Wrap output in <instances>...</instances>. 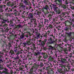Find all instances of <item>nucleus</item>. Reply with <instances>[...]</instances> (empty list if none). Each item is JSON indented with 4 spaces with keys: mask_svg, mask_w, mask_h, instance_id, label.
Listing matches in <instances>:
<instances>
[{
    "mask_svg": "<svg viewBox=\"0 0 74 74\" xmlns=\"http://www.w3.org/2000/svg\"><path fill=\"white\" fill-rule=\"evenodd\" d=\"M53 10L57 14H60V13H61V11L60 10V9L58 8V7H54Z\"/></svg>",
    "mask_w": 74,
    "mask_h": 74,
    "instance_id": "obj_1",
    "label": "nucleus"
},
{
    "mask_svg": "<svg viewBox=\"0 0 74 74\" xmlns=\"http://www.w3.org/2000/svg\"><path fill=\"white\" fill-rule=\"evenodd\" d=\"M48 40L49 42H47V44H53L55 43V41L52 40V38H48Z\"/></svg>",
    "mask_w": 74,
    "mask_h": 74,
    "instance_id": "obj_2",
    "label": "nucleus"
},
{
    "mask_svg": "<svg viewBox=\"0 0 74 74\" xmlns=\"http://www.w3.org/2000/svg\"><path fill=\"white\" fill-rule=\"evenodd\" d=\"M41 54V53L39 51H38V50H36V52H35L34 55L35 56H37L38 55L40 56V55Z\"/></svg>",
    "mask_w": 74,
    "mask_h": 74,
    "instance_id": "obj_3",
    "label": "nucleus"
},
{
    "mask_svg": "<svg viewBox=\"0 0 74 74\" xmlns=\"http://www.w3.org/2000/svg\"><path fill=\"white\" fill-rule=\"evenodd\" d=\"M14 60H18L19 61H21L20 59H19V56L18 55L15 57L14 58Z\"/></svg>",
    "mask_w": 74,
    "mask_h": 74,
    "instance_id": "obj_4",
    "label": "nucleus"
},
{
    "mask_svg": "<svg viewBox=\"0 0 74 74\" xmlns=\"http://www.w3.org/2000/svg\"><path fill=\"white\" fill-rule=\"evenodd\" d=\"M48 50H51V51H53L54 49V47H53L51 45H49L48 46Z\"/></svg>",
    "mask_w": 74,
    "mask_h": 74,
    "instance_id": "obj_5",
    "label": "nucleus"
},
{
    "mask_svg": "<svg viewBox=\"0 0 74 74\" xmlns=\"http://www.w3.org/2000/svg\"><path fill=\"white\" fill-rule=\"evenodd\" d=\"M4 70L5 71H4V73H5V74H9V73L8 72V71H9L8 70V69H7L6 68H4Z\"/></svg>",
    "mask_w": 74,
    "mask_h": 74,
    "instance_id": "obj_6",
    "label": "nucleus"
},
{
    "mask_svg": "<svg viewBox=\"0 0 74 74\" xmlns=\"http://www.w3.org/2000/svg\"><path fill=\"white\" fill-rule=\"evenodd\" d=\"M29 19H33V16L32 13H29L28 16Z\"/></svg>",
    "mask_w": 74,
    "mask_h": 74,
    "instance_id": "obj_7",
    "label": "nucleus"
},
{
    "mask_svg": "<svg viewBox=\"0 0 74 74\" xmlns=\"http://www.w3.org/2000/svg\"><path fill=\"white\" fill-rule=\"evenodd\" d=\"M66 33L67 34L69 37H71V34L73 33V32H70L69 33L68 32H66Z\"/></svg>",
    "mask_w": 74,
    "mask_h": 74,
    "instance_id": "obj_8",
    "label": "nucleus"
},
{
    "mask_svg": "<svg viewBox=\"0 0 74 74\" xmlns=\"http://www.w3.org/2000/svg\"><path fill=\"white\" fill-rule=\"evenodd\" d=\"M43 8L47 11L49 9V6L48 5H46L43 7Z\"/></svg>",
    "mask_w": 74,
    "mask_h": 74,
    "instance_id": "obj_9",
    "label": "nucleus"
},
{
    "mask_svg": "<svg viewBox=\"0 0 74 74\" xmlns=\"http://www.w3.org/2000/svg\"><path fill=\"white\" fill-rule=\"evenodd\" d=\"M61 60L62 62V63H66V60L64 59V58H61Z\"/></svg>",
    "mask_w": 74,
    "mask_h": 74,
    "instance_id": "obj_10",
    "label": "nucleus"
},
{
    "mask_svg": "<svg viewBox=\"0 0 74 74\" xmlns=\"http://www.w3.org/2000/svg\"><path fill=\"white\" fill-rule=\"evenodd\" d=\"M57 1H58L60 3L58 4V5H62V0H57Z\"/></svg>",
    "mask_w": 74,
    "mask_h": 74,
    "instance_id": "obj_11",
    "label": "nucleus"
},
{
    "mask_svg": "<svg viewBox=\"0 0 74 74\" xmlns=\"http://www.w3.org/2000/svg\"><path fill=\"white\" fill-rule=\"evenodd\" d=\"M36 36L37 38H40V34L38 33V32H36Z\"/></svg>",
    "mask_w": 74,
    "mask_h": 74,
    "instance_id": "obj_12",
    "label": "nucleus"
},
{
    "mask_svg": "<svg viewBox=\"0 0 74 74\" xmlns=\"http://www.w3.org/2000/svg\"><path fill=\"white\" fill-rule=\"evenodd\" d=\"M5 5H1L0 6V9L1 8V9H3V8H5Z\"/></svg>",
    "mask_w": 74,
    "mask_h": 74,
    "instance_id": "obj_13",
    "label": "nucleus"
},
{
    "mask_svg": "<svg viewBox=\"0 0 74 74\" xmlns=\"http://www.w3.org/2000/svg\"><path fill=\"white\" fill-rule=\"evenodd\" d=\"M25 34H22L21 35V36H20V39H23L25 37Z\"/></svg>",
    "mask_w": 74,
    "mask_h": 74,
    "instance_id": "obj_14",
    "label": "nucleus"
},
{
    "mask_svg": "<svg viewBox=\"0 0 74 74\" xmlns=\"http://www.w3.org/2000/svg\"><path fill=\"white\" fill-rule=\"evenodd\" d=\"M61 7L64 9H66L67 8V6L63 4L62 5Z\"/></svg>",
    "mask_w": 74,
    "mask_h": 74,
    "instance_id": "obj_15",
    "label": "nucleus"
},
{
    "mask_svg": "<svg viewBox=\"0 0 74 74\" xmlns=\"http://www.w3.org/2000/svg\"><path fill=\"white\" fill-rule=\"evenodd\" d=\"M9 53L10 54V55H13L14 53V52L13 50H11L10 51Z\"/></svg>",
    "mask_w": 74,
    "mask_h": 74,
    "instance_id": "obj_16",
    "label": "nucleus"
},
{
    "mask_svg": "<svg viewBox=\"0 0 74 74\" xmlns=\"http://www.w3.org/2000/svg\"><path fill=\"white\" fill-rule=\"evenodd\" d=\"M14 21V18H12V19L10 21V24H13Z\"/></svg>",
    "mask_w": 74,
    "mask_h": 74,
    "instance_id": "obj_17",
    "label": "nucleus"
},
{
    "mask_svg": "<svg viewBox=\"0 0 74 74\" xmlns=\"http://www.w3.org/2000/svg\"><path fill=\"white\" fill-rule=\"evenodd\" d=\"M69 28L68 27H65L64 30L65 32H67V31H69Z\"/></svg>",
    "mask_w": 74,
    "mask_h": 74,
    "instance_id": "obj_18",
    "label": "nucleus"
},
{
    "mask_svg": "<svg viewBox=\"0 0 74 74\" xmlns=\"http://www.w3.org/2000/svg\"><path fill=\"white\" fill-rule=\"evenodd\" d=\"M27 45H28V46L30 45H31L32 44V42H30L29 41H27Z\"/></svg>",
    "mask_w": 74,
    "mask_h": 74,
    "instance_id": "obj_19",
    "label": "nucleus"
},
{
    "mask_svg": "<svg viewBox=\"0 0 74 74\" xmlns=\"http://www.w3.org/2000/svg\"><path fill=\"white\" fill-rule=\"evenodd\" d=\"M51 32H50V31H48L46 33V34H48V36H50V33Z\"/></svg>",
    "mask_w": 74,
    "mask_h": 74,
    "instance_id": "obj_20",
    "label": "nucleus"
},
{
    "mask_svg": "<svg viewBox=\"0 0 74 74\" xmlns=\"http://www.w3.org/2000/svg\"><path fill=\"white\" fill-rule=\"evenodd\" d=\"M23 2L24 3H25V4H26V5H27V4H28V3L27 2V1H26V0H25L23 1Z\"/></svg>",
    "mask_w": 74,
    "mask_h": 74,
    "instance_id": "obj_21",
    "label": "nucleus"
},
{
    "mask_svg": "<svg viewBox=\"0 0 74 74\" xmlns=\"http://www.w3.org/2000/svg\"><path fill=\"white\" fill-rule=\"evenodd\" d=\"M48 1L47 0H44L43 2L44 3H46V4H47V3H48Z\"/></svg>",
    "mask_w": 74,
    "mask_h": 74,
    "instance_id": "obj_22",
    "label": "nucleus"
},
{
    "mask_svg": "<svg viewBox=\"0 0 74 74\" xmlns=\"http://www.w3.org/2000/svg\"><path fill=\"white\" fill-rule=\"evenodd\" d=\"M48 58V55L46 54H45V56H43V58L44 59H46Z\"/></svg>",
    "mask_w": 74,
    "mask_h": 74,
    "instance_id": "obj_23",
    "label": "nucleus"
},
{
    "mask_svg": "<svg viewBox=\"0 0 74 74\" xmlns=\"http://www.w3.org/2000/svg\"><path fill=\"white\" fill-rule=\"evenodd\" d=\"M40 43H41V45H42V46H44V45H45V43L44 42H43V41H42Z\"/></svg>",
    "mask_w": 74,
    "mask_h": 74,
    "instance_id": "obj_24",
    "label": "nucleus"
},
{
    "mask_svg": "<svg viewBox=\"0 0 74 74\" xmlns=\"http://www.w3.org/2000/svg\"><path fill=\"white\" fill-rule=\"evenodd\" d=\"M68 22H69V23H70V21H65L64 23H65V26H66V23H68Z\"/></svg>",
    "mask_w": 74,
    "mask_h": 74,
    "instance_id": "obj_25",
    "label": "nucleus"
},
{
    "mask_svg": "<svg viewBox=\"0 0 74 74\" xmlns=\"http://www.w3.org/2000/svg\"><path fill=\"white\" fill-rule=\"evenodd\" d=\"M66 49H65V50H64V53H65L66 54H68V52L67 51Z\"/></svg>",
    "mask_w": 74,
    "mask_h": 74,
    "instance_id": "obj_26",
    "label": "nucleus"
},
{
    "mask_svg": "<svg viewBox=\"0 0 74 74\" xmlns=\"http://www.w3.org/2000/svg\"><path fill=\"white\" fill-rule=\"evenodd\" d=\"M41 14V12H40L39 11H38L37 12V13L36 14V15H40V14Z\"/></svg>",
    "mask_w": 74,
    "mask_h": 74,
    "instance_id": "obj_27",
    "label": "nucleus"
},
{
    "mask_svg": "<svg viewBox=\"0 0 74 74\" xmlns=\"http://www.w3.org/2000/svg\"><path fill=\"white\" fill-rule=\"evenodd\" d=\"M20 27H21V25H18L16 28H18V29H19Z\"/></svg>",
    "mask_w": 74,
    "mask_h": 74,
    "instance_id": "obj_28",
    "label": "nucleus"
},
{
    "mask_svg": "<svg viewBox=\"0 0 74 74\" xmlns=\"http://www.w3.org/2000/svg\"><path fill=\"white\" fill-rule=\"evenodd\" d=\"M8 22V19L7 20H3V23H5V22Z\"/></svg>",
    "mask_w": 74,
    "mask_h": 74,
    "instance_id": "obj_29",
    "label": "nucleus"
},
{
    "mask_svg": "<svg viewBox=\"0 0 74 74\" xmlns=\"http://www.w3.org/2000/svg\"><path fill=\"white\" fill-rule=\"evenodd\" d=\"M10 3H11L9 1V2H8L7 3V6H10Z\"/></svg>",
    "mask_w": 74,
    "mask_h": 74,
    "instance_id": "obj_30",
    "label": "nucleus"
},
{
    "mask_svg": "<svg viewBox=\"0 0 74 74\" xmlns=\"http://www.w3.org/2000/svg\"><path fill=\"white\" fill-rule=\"evenodd\" d=\"M21 7L22 8H23L24 9V10H25V5H22Z\"/></svg>",
    "mask_w": 74,
    "mask_h": 74,
    "instance_id": "obj_31",
    "label": "nucleus"
},
{
    "mask_svg": "<svg viewBox=\"0 0 74 74\" xmlns=\"http://www.w3.org/2000/svg\"><path fill=\"white\" fill-rule=\"evenodd\" d=\"M18 12H19L18 11H16V12H14V14L15 15V16H16V15H17V14H18Z\"/></svg>",
    "mask_w": 74,
    "mask_h": 74,
    "instance_id": "obj_32",
    "label": "nucleus"
},
{
    "mask_svg": "<svg viewBox=\"0 0 74 74\" xmlns=\"http://www.w3.org/2000/svg\"><path fill=\"white\" fill-rule=\"evenodd\" d=\"M12 11V9H11L10 8H9V9H8V12H11Z\"/></svg>",
    "mask_w": 74,
    "mask_h": 74,
    "instance_id": "obj_33",
    "label": "nucleus"
},
{
    "mask_svg": "<svg viewBox=\"0 0 74 74\" xmlns=\"http://www.w3.org/2000/svg\"><path fill=\"white\" fill-rule=\"evenodd\" d=\"M21 52H20L19 51H18L16 53V55H19L20 53H22Z\"/></svg>",
    "mask_w": 74,
    "mask_h": 74,
    "instance_id": "obj_34",
    "label": "nucleus"
},
{
    "mask_svg": "<svg viewBox=\"0 0 74 74\" xmlns=\"http://www.w3.org/2000/svg\"><path fill=\"white\" fill-rule=\"evenodd\" d=\"M27 49L28 50V51H30L31 49L30 48V47H27Z\"/></svg>",
    "mask_w": 74,
    "mask_h": 74,
    "instance_id": "obj_35",
    "label": "nucleus"
},
{
    "mask_svg": "<svg viewBox=\"0 0 74 74\" xmlns=\"http://www.w3.org/2000/svg\"><path fill=\"white\" fill-rule=\"evenodd\" d=\"M49 27L51 29H52L53 28V26L52 25H49Z\"/></svg>",
    "mask_w": 74,
    "mask_h": 74,
    "instance_id": "obj_36",
    "label": "nucleus"
},
{
    "mask_svg": "<svg viewBox=\"0 0 74 74\" xmlns=\"http://www.w3.org/2000/svg\"><path fill=\"white\" fill-rule=\"evenodd\" d=\"M40 67H43V66H44V65H43V63L42 62H40Z\"/></svg>",
    "mask_w": 74,
    "mask_h": 74,
    "instance_id": "obj_37",
    "label": "nucleus"
},
{
    "mask_svg": "<svg viewBox=\"0 0 74 74\" xmlns=\"http://www.w3.org/2000/svg\"><path fill=\"white\" fill-rule=\"evenodd\" d=\"M23 44L24 45V46H26V45H27V42H24L23 43Z\"/></svg>",
    "mask_w": 74,
    "mask_h": 74,
    "instance_id": "obj_38",
    "label": "nucleus"
},
{
    "mask_svg": "<svg viewBox=\"0 0 74 74\" xmlns=\"http://www.w3.org/2000/svg\"><path fill=\"white\" fill-rule=\"evenodd\" d=\"M31 30L32 33H34V30L33 28H32V29H31Z\"/></svg>",
    "mask_w": 74,
    "mask_h": 74,
    "instance_id": "obj_39",
    "label": "nucleus"
},
{
    "mask_svg": "<svg viewBox=\"0 0 74 74\" xmlns=\"http://www.w3.org/2000/svg\"><path fill=\"white\" fill-rule=\"evenodd\" d=\"M52 5H53V7H57L56 6V5H55V3L53 4H52Z\"/></svg>",
    "mask_w": 74,
    "mask_h": 74,
    "instance_id": "obj_40",
    "label": "nucleus"
},
{
    "mask_svg": "<svg viewBox=\"0 0 74 74\" xmlns=\"http://www.w3.org/2000/svg\"><path fill=\"white\" fill-rule=\"evenodd\" d=\"M34 24L35 25H37V23L36 22V21L35 20L34 21Z\"/></svg>",
    "mask_w": 74,
    "mask_h": 74,
    "instance_id": "obj_41",
    "label": "nucleus"
},
{
    "mask_svg": "<svg viewBox=\"0 0 74 74\" xmlns=\"http://www.w3.org/2000/svg\"><path fill=\"white\" fill-rule=\"evenodd\" d=\"M49 59L50 60H53V58H51V56H49Z\"/></svg>",
    "mask_w": 74,
    "mask_h": 74,
    "instance_id": "obj_42",
    "label": "nucleus"
},
{
    "mask_svg": "<svg viewBox=\"0 0 74 74\" xmlns=\"http://www.w3.org/2000/svg\"><path fill=\"white\" fill-rule=\"evenodd\" d=\"M18 64H19V65H20L19 66H23V65H22V63H18Z\"/></svg>",
    "mask_w": 74,
    "mask_h": 74,
    "instance_id": "obj_43",
    "label": "nucleus"
},
{
    "mask_svg": "<svg viewBox=\"0 0 74 74\" xmlns=\"http://www.w3.org/2000/svg\"><path fill=\"white\" fill-rule=\"evenodd\" d=\"M48 16L49 18H51V17H52V15L51 14H48Z\"/></svg>",
    "mask_w": 74,
    "mask_h": 74,
    "instance_id": "obj_44",
    "label": "nucleus"
},
{
    "mask_svg": "<svg viewBox=\"0 0 74 74\" xmlns=\"http://www.w3.org/2000/svg\"><path fill=\"white\" fill-rule=\"evenodd\" d=\"M47 39H45L44 40V41H43V42L45 43H45L47 42Z\"/></svg>",
    "mask_w": 74,
    "mask_h": 74,
    "instance_id": "obj_45",
    "label": "nucleus"
},
{
    "mask_svg": "<svg viewBox=\"0 0 74 74\" xmlns=\"http://www.w3.org/2000/svg\"><path fill=\"white\" fill-rule=\"evenodd\" d=\"M58 72H61V71H62V69H59L58 70Z\"/></svg>",
    "mask_w": 74,
    "mask_h": 74,
    "instance_id": "obj_46",
    "label": "nucleus"
},
{
    "mask_svg": "<svg viewBox=\"0 0 74 74\" xmlns=\"http://www.w3.org/2000/svg\"><path fill=\"white\" fill-rule=\"evenodd\" d=\"M43 36L44 37H45V38H47V35L45 34V35H43Z\"/></svg>",
    "mask_w": 74,
    "mask_h": 74,
    "instance_id": "obj_47",
    "label": "nucleus"
},
{
    "mask_svg": "<svg viewBox=\"0 0 74 74\" xmlns=\"http://www.w3.org/2000/svg\"><path fill=\"white\" fill-rule=\"evenodd\" d=\"M10 74H12L13 73V71H12V70H10Z\"/></svg>",
    "mask_w": 74,
    "mask_h": 74,
    "instance_id": "obj_48",
    "label": "nucleus"
},
{
    "mask_svg": "<svg viewBox=\"0 0 74 74\" xmlns=\"http://www.w3.org/2000/svg\"><path fill=\"white\" fill-rule=\"evenodd\" d=\"M48 20L47 19H45V22H48Z\"/></svg>",
    "mask_w": 74,
    "mask_h": 74,
    "instance_id": "obj_49",
    "label": "nucleus"
},
{
    "mask_svg": "<svg viewBox=\"0 0 74 74\" xmlns=\"http://www.w3.org/2000/svg\"><path fill=\"white\" fill-rule=\"evenodd\" d=\"M1 66H2V65L1 64L0 65V69L1 70H3V67H1Z\"/></svg>",
    "mask_w": 74,
    "mask_h": 74,
    "instance_id": "obj_50",
    "label": "nucleus"
},
{
    "mask_svg": "<svg viewBox=\"0 0 74 74\" xmlns=\"http://www.w3.org/2000/svg\"><path fill=\"white\" fill-rule=\"evenodd\" d=\"M30 72H31L32 73H33V69H31L30 70Z\"/></svg>",
    "mask_w": 74,
    "mask_h": 74,
    "instance_id": "obj_51",
    "label": "nucleus"
},
{
    "mask_svg": "<svg viewBox=\"0 0 74 74\" xmlns=\"http://www.w3.org/2000/svg\"><path fill=\"white\" fill-rule=\"evenodd\" d=\"M25 37H26L27 38H28L29 37V36L27 34L25 35Z\"/></svg>",
    "mask_w": 74,
    "mask_h": 74,
    "instance_id": "obj_52",
    "label": "nucleus"
},
{
    "mask_svg": "<svg viewBox=\"0 0 74 74\" xmlns=\"http://www.w3.org/2000/svg\"><path fill=\"white\" fill-rule=\"evenodd\" d=\"M70 8L71 9V10H74V7L73 6H72L70 7Z\"/></svg>",
    "mask_w": 74,
    "mask_h": 74,
    "instance_id": "obj_53",
    "label": "nucleus"
},
{
    "mask_svg": "<svg viewBox=\"0 0 74 74\" xmlns=\"http://www.w3.org/2000/svg\"><path fill=\"white\" fill-rule=\"evenodd\" d=\"M27 9H28V10H30V9H31V8H32V7H28L27 8Z\"/></svg>",
    "mask_w": 74,
    "mask_h": 74,
    "instance_id": "obj_54",
    "label": "nucleus"
},
{
    "mask_svg": "<svg viewBox=\"0 0 74 74\" xmlns=\"http://www.w3.org/2000/svg\"><path fill=\"white\" fill-rule=\"evenodd\" d=\"M0 62H2V63L3 62V60L2 59H1V58H0Z\"/></svg>",
    "mask_w": 74,
    "mask_h": 74,
    "instance_id": "obj_55",
    "label": "nucleus"
},
{
    "mask_svg": "<svg viewBox=\"0 0 74 74\" xmlns=\"http://www.w3.org/2000/svg\"><path fill=\"white\" fill-rule=\"evenodd\" d=\"M54 56H56V57H58V56H57V54L56 53H55Z\"/></svg>",
    "mask_w": 74,
    "mask_h": 74,
    "instance_id": "obj_56",
    "label": "nucleus"
},
{
    "mask_svg": "<svg viewBox=\"0 0 74 74\" xmlns=\"http://www.w3.org/2000/svg\"><path fill=\"white\" fill-rule=\"evenodd\" d=\"M17 51H18V50L17 49H16L14 50L15 52L16 53V52H17Z\"/></svg>",
    "mask_w": 74,
    "mask_h": 74,
    "instance_id": "obj_57",
    "label": "nucleus"
},
{
    "mask_svg": "<svg viewBox=\"0 0 74 74\" xmlns=\"http://www.w3.org/2000/svg\"><path fill=\"white\" fill-rule=\"evenodd\" d=\"M35 19H32L31 20V22H33V21H35Z\"/></svg>",
    "mask_w": 74,
    "mask_h": 74,
    "instance_id": "obj_58",
    "label": "nucleus"
},
{
    "mask_svg": "<svg viewBox=\"0 0 74 74\" xmlns=\"http://www.w3.org/2000/svg\"><path fill=\"white\" fill-rule=\"evenodd\" d=\"M3 11H4V10H3V9H1L0 12H3Z\"/></svg>",
    "mask_w": 74,
    "mask_h": 74,
    "instance_id": "obj_59",
    "label": "nucleus"
},
{
    "mask_svg": "<svg viewBox=\"0 0 74 74\" xmlns=\"http://www.w3.org/2000/svg\"><path fill=\"white\" fill-rule=\"evenodd\" d=\"M42 54L43 55V56H45V54H46L45 53H42Z\"/></svg>",
    "mask_w": 74,
    "mask_h": 74,
    "instance_id": "obj_60",
    "label": "nucleus"
},
{
    "mask_svg": "<svg viewBox=\"0 0 74 74\" xmlns=\"http://www.w3.org/2000/svg\"><path fill=\"white\" fill-rule=\"evenodd\" d=\"M43 49H44V50H45V51H46V50H47V49L46 48L44 47L43 48Z\"/></svg>",
    "mask_w": 74,
    "mask_h": 74,
    "instance_id": "obj_61",
    "label": "nucleus"
},
{
    "mask_svg": "<svg viewBox=\"0 0 74 74\" xmlns=\"http://www.w3.org/2000/svg\"><path fill=\"white\" fill-rule=\"evenodd\" d=\"M61 58H63H63H64V56H61Z\"/></svg>",
    "mask_w": 74,
    "mask_h": 74,
    "instance_id": "obj_62",
    "label": "nucleus"
},
{
    "mask_svg": "<svg viewBox=\"0 0 74 74\" xmlns=\"http://www.w3.org/2000/svg\"><path fill=\"white\" fill-rule=\"evenodd\" d=\"M8 10V8H6L5 10V11H7V10Z\"/></svg>",
    "mask_w": 74,
    "mask_h": 74,
    "instance_id": "obj_63",
    "label": "nucleus"
},
{
    "mask_svg": "<svg viewBox=\"0 0 74 74\" xmlns=\"http://www.w3.org/2000/svg\"><path fill=\"white\" fill-rule=\"evenodd\" d=\"M6 16H7V17H8V13H6Z\"/></svg>",
    "mask_w": 74,
    "mask_h": 74,
    "instance_id": "obj_64",
    "label": "nucleus"
}]
</instances>
